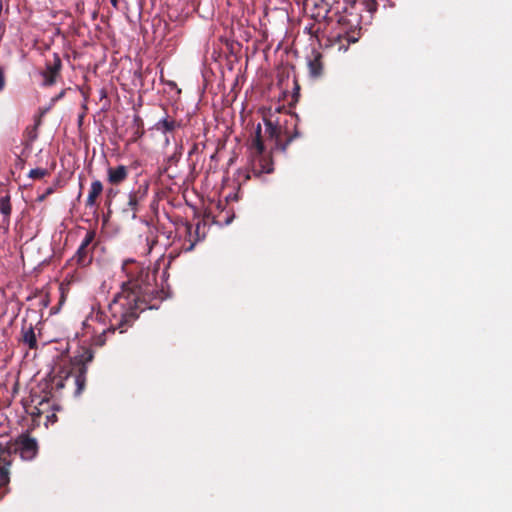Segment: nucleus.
Returning a JSON list of instances; mask_svg holds the SVG:
<instances>
[{
    "mask_svg": "<svg viewBox=\"0 0 512 512\" xmlns=\"http://www.w3.org/2000/svg\"><path fill=\"white\" fill-rule=\"evenodd\" d=\"M123 270L126 272L128 280L122 283L120 291L114 295L108 306L109 326L102 330L93 326L102 317L99 313L87 318L83 323L85 329L91 326L93 328L91 344L94 346H103L106 343L107 335L113 334L117 330L120 333L126 332L139 317V314L147 308L146 296L153 292L149 271L134 261H126Z\"/></svg>",
    "mask_w": 512,
    "mask_h": 512,
    "instance_id": "nucleus-1",
    "label": "nucleus"
},
{
    "mask_svg": "<svg viewBox=\"0 0 512 512\" xmlns=\"http://www.w3.org/2000/svg\"><path fill=\"white\" fill-rule=\"evenodd\" d=\"M18 454L21 459L29 461L38 453V443L28 434H21L15 440L8 443L6 448L0 446V487L9 483V466L11 454Z\"/></svg>",
    "mask_w": 512,
    "mask_h": 512,
    "instance_id": "nucleus-2",
    "label": "nucleus"
},
{
    "mask_svg": "<svg viewBox=\"0 0 512 512\" xmlns=\"http://www.w3.org/2000/svg\"><path fill=\"white\" fill-rule=\"evenodd\" d=\"M337 25L339 31L331 36L330 41L339 51H346L351 43L360 38L361 16L357 12L345 10L338 15Z\"/></svg>",
    "mask_w": 512,
    "mask_h": 512,
    "instance_id": "nucleus-3",
    "label": "nucleus"
},
{
    "mask_svg": "<svg viewBox=\"0 0 512 512\" xmlns=\"http://www.w3.org/2000/svg\"><path fill=\"white\" fill-rule=\"evenodd\" d=\"M261 127L258 125L256 136L252 141L253 158L251 161V171L255 176L273 171V163L270 157L264 155V144L260 136Z\"/></svg>",
    "mask_w": 512,
    "mask_h": 512,
    "instance_id": "nucleus-4",
    "label": "nucleus"
},
{
    "mask_svg": "<svg viewBox=\"0 0 512 512\" xmlns=\"http://www.w3.org/2000/svg\"><path fill=\"white\" fill-rule=\"evenodd\" d=\"M95 239L94 231H87L80 247L78 248L76 254L71 259V261L75 262L80 267H86L92 261V250L89 248L91 243Z\"/></svg>",
    "mask_w": 512,
    "mask_h": 512,
    "instance_id": "nucleus-5",
    "label": "nucleus"
},
{
    "mask_svg": "<svg viewBox=\"0 0 512 512\" xmlns=\"http://www.w3.org/2000/svg\"><path fill=\"white\" fill-rule=\"evenodd\" d=\"M93 359V354L91 351L87 350L84 352L83 355H81L80 362L81 364L77 366V371L74 375H71L73 377L74 383L77 386L76 394H80L82 390L84 389L85 382H86V363L91 362Z\"/></svg>",
    "mask_w": 512,
    "mask_h": 512,
    "instance_id": "nucleus-6",
    "label": "nucleus"
},
{
    "mask_svg": "<svg viewBox=\"0 0 512 512\" xmlns=\"http://www.w3.org/2000/svg\"><path fill=\"white\" fill-rule=\"evenodd\" d=\"M307 67L311 78H320L324 73V62L322 53L313 49L311 53L307 56Z\"/></svg>",
    "mask_w": 512,
    "mask_h": 512,
    "instance_id": "nucleus-7",
    "label": "nucleus"
},
{
    "mask_svg": "<svg viewBox=\"0 0 512 512\" xmlns=\"http://www.w3.org/2000/svg\"><path fill=\"white\" fill-rule=\"evenodd\" d=\"M61 69V60L59 57L55 56L54 63L48 64L46 69L41 72V76L43 78V85L51 86L56 82V78L59 75Z\"/></svg>",
    "mask_w": 512,
    "mask_h": 512,
    "instance_id": "nucleus-8",
    "label": "nucleus"
},
{
    "mask_svg": "<svg viewBox=\"0 0 512 512\" xmlns=\"http://www.w3.org/2000/svg\"><path fill=\"white\" fill-rule=\"evenodd\" d=\"M128 177V169L124 165L117 167H109L107 170L108 182L112 185H118L126 180Z\"/></svg>",
    "mask_w": 512,
    "mask_h": 512,
    "instance_id": "nucleus-9",
    "label": "nucleus"
},
{
    "mask_svg": "<svg viewBox=\"0 0 512 512\" xmlns=\"http://www.w3.org/2000/svg\"><path fill=\"white\" fill-rule=\"evenodd\" d=\"M146 190H147V188H145V189L139 188L137 191L131 192L129 194V199H128V203H127L128 208H126L125 211L132 212L133 218L136 217V213L138 211V206H139L140 202H142L143 199L145 198Z\"/></svg>",
    "mask_w": 512,
    "mask_h": 512,
    "instance_id": "nucleus-10",
    "label": "nucleus"
},
{
    "mask_svg": "<svg viewBox=\"0 0 512 512\" xmlns=\"http://www.w3.org/2000/svg\"><path fill=\"white\" fill-rule=\"evenodd\" d=\"M21 340L23 343L27 344L30 349L36 348L37 346L33 325L32 323H27L26 320H24L22 324Z\"/></svg>",
    "mask_w": 512,
    "mask_h": 512,
    "instance_id": "nucleus-11",
    "label": "nucleus"
},
{
    "mask_svg": "<svg viewBox=\"0 0 512 512\" xmlns=\"http://www.w3.org/2000/svg\"><path fill=\"white\" fill-rule=\"evenodd\" d=\"M103 191V185L101 181L95 180L91 183V187L88 193V197L86 200V206L90 208L96 207L97 204V198L101 195Z\"/></svg>",
    "mask_w": 512,
    "mask_h": 512,
    "instance_id": "nucleus-12",
    "label": "nucleus"
},
{
    "mask_svg": "<svg viewBox=\"0 0 512 512\" xmlns=\"http://www.w3.org/2000/svg\"><path fill=\"white\" fill-rule=\"evenodd\" d=\"M179 127H180V123L177 122L174 119L169 118V117H165L163 119H160L155 124V129L157 131H160L161 133H164V134L168 133V132H172V131H174L175 129H177Z\"/></svg>",
    "mask_w": 512,
    "mask_h": 512,
    "instance_id": "nucleus-13",
    "label": "nucleus"
},
{
    "mask_svg": "<svg viewBox=\"0 0 512 512\" xmlns=\"http://www.w3.org/2000/svg\"><path fill=\"white\" fill-rule=\"evenodd\" d=\"M0 212L3 214V224L9 226V216L11 214V204L9 197L0 198Z\"/></svg>",
    "mask_w": 512,
    "mask_h": 512,
    "instance_id": "nucleus-14",
    "label": "nucleus"
},
{
    "mask_svg": "<svg viewBox=\"0 0 512 512\" xmlns=\"http://www.w3.org/2000/svg\"><path fill=\"white\" fill-rule=\"evenodd\" d=\"M359 4H361L364 9L370 13L371 15L376 12L378 3L376 0H360Z\"/></svg>",
    "mask_w": 512,
    "mask_h": 512,
    "instance_id": "nucleus-15",
    "label": "nucleus"
},
{
    "mask_svg": "<svg viewBox=\"0 0 512 512\" xmlns=\"http://www.w3.org/2000/svg\"><path fill=\"white\" fill-rule=\"evenodd\" d=\"M49 174L47 169L36 168L29 172V177L32 179H42Z\"/></svg>",
    "mask_w": 512,
    "mask_h": 512,
    "instance_id": "nucleus-16",
    "label": "nucleus"
},
{
    "mask_svg": "<svg viewBox=\"0 0 512 512\" xmlns=\"http://www.w3.org/2000/svg\"><path fill=\"white\" fill-rule=\"evenodd\" d=\"M265 125L266 132L269 134L270 137H278V128L276 125L272 123V121L266 120Z\"/></svg>",
    "mask_w": 512,
    "mask_h": 512,
    "instance_id": "nucleus-17",
    "label": "nucleus"
},
{
    "mask_svg": "<svg viewBox=\"0 0 512 512\" xmlns=\"http://www.w3.org/2000/svg\"><path fill=\"white\" fill-rule=\"evenodd\" d=\"M40 407H35V410L36 412H33L32 414L33 415H37V416H40L41 414H43L44 412V409L41 408L43 406H48L49 405V401L47 400H42L40 403H39Z\"/></svg>",
    "mask_w": 512,
    "mask_h": 512,
    "instance_id": "nucleus-18",
    "label": "nucleus"
},
{
    "mask_svg": "<svg viewBox=\"0 0 512 512\" xmlns=\"http://www.w3.org/2000/svg\"><path fill=\"white\" fill-rule=\"evenodd\" d=\"M4 85H5L4 72L0 68V91L4 88Z\"/></svg>",
    "mask_w": 512,
    "mask_h": 512,
    "instance_id": "nucleus-19",
    "label": "nucleus"
},
{
    "mask_svg": "<svg viewBox=\"0 0 512 512\" xmlns=\"http://www.w3.org/2000/svg\"><path fill=\"white\" fill-rule=\"evenodd\" d=\"M46 419H47V422H52L54 423L56 420H57V417H56V414L55 413H52V414H48L46 416Z\"/></svg>",
    "mask_w": 512,
    "mask_h": 512,
    "instance_id": "nucleus-20",
    "label": "nucleus"
},
{
    "mask_svg": "<svg viewBox=\"0 0 512 512\" xmlns=\"http://www.w3.org/2000/svg\"><path fill=\"white\" fill-rule=\"evenodd\" d=\"M54 192V188L53 187H49L46 189V192L44 193L46 196L52 194Z\"/></svg>",
    "mask_w": 512,
    "mask_h": 512,
    "instance_id": "nucleus-21",
    "label": "nucleus"
},
{
    "mask_svg": "<svg viewBox=\"0 0 512 512\" xmlns=\"http://www.w3.org/2000/svg\"><path fill=\"white\" fill-rule=\"evenodd\" d=\"M47 196L45 194L38 197L39 201H43Z\"/></svg>",
    "mask_w": 512,
    "mask_h": 512,
    "instance_id": "nucleus-22",
    "label": "nucleus"
},
{
    "mask_svg": "<svg viewBox=\"0 0 512 512\" xmlns=\"http://www.w3.org/2000/svg\"><path fill=\"white\" fill-rule=\"evenodd\" d=\"M110 2L114 7H116L118 0H110Z\"/></svg>",
    "mask_w": 512,
    "mask_h": 512,
    "instance_id": "nucleus-23",
    "label": "nucleus"
},
{
    "mask_svg": "<svg viewBox=\"0 0 512 512\" xmlns=\"http://www.w3.org/2000/svg\"><path fill=\"white\" fill-rule=\"evenodd\" d=\"M63 95H64V91H62V92H61V93L56 97V99H60V98H62V97H63Z\"/></svg>",
    "mask_w": 512,
    "mask_h": 512,
    "instance_id": "nucleus-24",
    "label": "nucleus"
},
{
    "mask_svg": "<svg viewBox=\"0 0 512 512\" xmlns=\"http://www.w3.org/2000/svg\"><path fill=\"white\" fill-rule=\"evenodd\" d=\"M56 386H57L58 388H62V387H63V383H62V382H59V383H57V384H56Z\"/></svg>",
    "mask_w": 512,
    "mask_h": 512,
    "instance_id": "nucleus-25",
    "label": "nucleus"
},
{
    "mask_svg": "<svg viewBox=\"0 0 512 512\" xmlns=\"http://www.w3.org/2000/svg\"><path fill=\"white\" fill-rule=\"evenodd\" d=\"M82 119H83V115H80V116H79V122H80V123L82 122Z\"/></svg>",
    "mask_w": 512,
    "mask_h": 512,
    "instance_id": "nucleus-26",
    "label": "nucleus"
},
{
    "mask_svg": "<svg viewBox=\"0 0 512 512\" xmlns=\"http://www.w3.org/2000/svg\"><path fill=\"white\" fill-rule=\"evenodd\" d=\"M193 247H194V244L192 243V244L190 245V247L188 248V250H192V249H193Z\"/></svg>",
    "mask_w": 512,
    "mask_h": 512,
    "instance_id": "nucleus-27",
    "label": "nucleus"
}]
</instances>
